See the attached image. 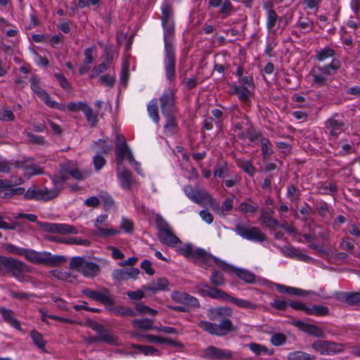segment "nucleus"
Instances as JSON below:
<instances>
[{
	"instance_id": "obj_5",
	"label": "nucleus",
	"mask_w": 360,
	"mask_h": 360,
	"mask_svg": "<svg viewBox=\"0 0 360 360\" xmlns=\"http://www.w3.org/2000/svg\"><path fill=\"white\" fill-rule=\"evenodd\" d=\"M0 271L11 273L13 277L22 282L25 279V273L30 272V267L23 262L13 257L0 256Z\"/></svg>"
},
{
	"instance_id": "obj_45",
	"label": "nucleus",
	"mask_w": 360,
	"mask_h": 360,
	"mask_svg": "<svg viewBox=\"0 0 360 360\" xmlns=\"http://www.w3.org/2000/svg\"><path fill=\"white\" fill-rule=\"evenodd\" d=\"M132 323L140 329L148 330H152L153 321L149 319H134Z\"/></svg>"
},
{
	"instance_id": "obj_18",
	"label": "nucleus",
	"mask_w": 360,
	"mask_h": 360,
	"mask_svg": "<svg viewBox=\"0 0 360 360\" xmlns=\"http://www.w3.org/2000/svg\"><path fill=\"white\" fill-rule=\"evenodd\" d=\"M184 191L189 199L201 205H203L210 196L206 190L203 188L194 190L191 186L185 187Z\"/></svg>"
},
{
	"instance_id": "obj_49",
	"label": "nucleus",
	"mask_w": 360,
	"mask_h": 360,
	"mask_svg": "<svg viewBox=\"0 0 360 360\" xmlns=\"http://www.w3.org/2000/svg\"><path fill=\"white\" fill-rule=\"evenodd\" d=\"M278 20V15L274 10L269 8L267 11L266 27L271 32L275 27Z\"/></svg>"
},
{
	"instance_id": "obj_56",
	"label": "nucleus",
	"mask_w": 360,
	"mask_h": 360,
	"mask_svg": "<svg viewBox=\"0 0 360 360\" xmlns=\"http://www.w3.org/2000/svg\"><path fill=\"white\" fill-rule=\"evenodd\" d=\"M337 191L335 184L330 182L328 184H322L319 187V192L321 194L327 195L333 194Z\"/></svg>"
},
{
	"instance_id": "obj_50",
	"label": "nucleus",
	"mask_w": 360,
	"mask_h": 360,
	"mask_svg": "<svg viewBox=\"0 0 360 360\" xmlns=\"http://www.w3.org/2000/svg\"><path fill=\"white\" fill-rule=\"evenodd\" d=\"M238 166L251 176H254L256 172V168L252 165L250 161L240 160L238 162Z\"/></svg>"
},
{
	"instance_id": "obj_24",
	"label": "nucleus",
	"mask_w": 360,
	"mask_h": 360,
	"mask_svg": "<svg viewBox=\"0 0 360 360\" xmlns=\"http://www.w3.org/2000/svg\"><path fill=\"white\" fill-rule=\"evenodd\" d=\"M158 239L168 246H175L181 243V240L173 233L172 229L158 233Z\"/></svg>"
},
{
	"instance_id": "obj_34",
	"label": "nucleus",
	"mask_w": 360,
	"mask_h": 360,
	"mask_svg": "<svg viewBox=\"0 0 360 360\" xmlns=\"http://www.w3.org/2000/svg\"><path fill=\"white\" fill-rule=\"evenodd\" d=\"M70 165L68 164H64L60 165V169L59 171L58 176L55 177L53 180V184L56 188L58 185L62 186L63 182L69 178Z\"/></svg>"
},
{
	"instance_id": "obj_17",
	"label": "nucleus",
	"mask_w": 360,
	"mask_h": 360,
	"mask_svg": "<svg viewBox=\"0 0 360 360\" xmlns=\"http://www.w3.org/2000/svg\"><path fill=\"white\" fill-rule=\"evenodd\" d=\"M130 152L131 150L127 144L124 136L122 134H117V142L115 143V155L118 165H122L124 160Z\"/></svg>"
},
{
	"instance_id": "obj_60",
	"label": "nucleus",
	"mask_w": 360,
	"mask_h": 360,
	"mask_svg": "<svg viewBox=\"0 0 360 360\" xmlns=\"http://www.w3.org/2000/svg\"><path fill=\"white\" fill-rule=\"evenodd\" d=\"M234 198L235 195L232 194L231 197L227 198L223 201L221 207V214H224V212H229L233 209V202Z\"/></svg>"
},
{
	"instance_id": "obj_42",
	"label": "nucleus",
	"mask_w": 360,
	"mask_h": 360,
	"mask_svg": "<svg viewBox=\"0 0 360 360\" xmlns=\"http://www.w3.org/2000/svg\"><path fill=\"white\" fill-rule=\"evenodd\" d=\"M30 336L36 346L44 351L46 342L44 340L43 335L36 330H32L30 332Z\"/></svg>"
},
{
	"instance_id": "obj_37",
	"label": "nucleus",
	"mask_w": 360,
	"mask_h": 360,
	"mask_svg": "<svg viewBox=\"0 0 360 360\" xmlns=\"http://www.w3.org/2000/svg\"><path fill=\"white\" fill-rule=\"evenodd\" d=\"M261 142V150L263 155L264 161L267 160L271 155L273 154V150L271 148V144L269 139L262 137L260 139Z\"/></svg>"
},
{
	"instance_id": "obj_15",
	"label": "nucleus",
	"mask_w": 360,
	"mask_h": 360,
	"mask_svg": "<svg viewBox=\"0 0 360 360\" xmlns=\"http://www.w3.org/2000/svg\"><path fill=\"white\" fill-rule=\"evenodd\" d=\"M160 104L162 115L176 113L174 92L172 89L165 91L160 97Z\"/></svg>"
},
{
	"instance_id": "obj_51",
	"label": "nucleus",
	"mask_w": 360,
	"mask_h": 360,
	"mask_svg": "<svg viewBox=\"0 0 360 360\" xmlns=\"http://www.w3.org/2000/svg\"><path fill=\"white\" fill-rule=\"evenodd\" d=\"M344 350V346L342 344L328 341L326 355H331L340 353Z\"/></svg>"
},
{
	"instance_id": "obj_7",
	"label": "nucleus",
	"mask_w": 360,
	"mask_h": 360,
	"mask_svg": "<svg viewBox=\"0 0 360 360\" xmlns=\"http://www.w3.org/2000/svg\"><path fill=\"white\" fill-rule=\"evenodd\" d=\"M164 65L165 76L169 82H174L176 78V53L172 41H164Z\"/></svg>"
},
{
	"instance_id": "obj_52",
	"label": "nucleus",
	"mask_w": 360,
	"mask_h": 360,
	"mask_svg": "<svg viewBox=\"0 0 360 360\" xmlns=\"http://www.w3.org/2000/svg\"><path fill=\"white\" fill-rule=\"evenodd\" d=\"M229 171L228 165L226 162H217L215 165L214 169V176H217L219 178H223L225 176V174Z\"/></svg>"
},
{
	"instance_id": "obj_2",
	"label": "nucleus",
	"mask_w": 360,
	"mask_h": 360,
	"mask_svg": "<svg viewBox=\"0 0 360 360\" xmlns=\"http://www.w3.org/2000/svg\"><path fill=\"white\" fill-rule=\"evenodd\" d=\"M207 316L211 321H219V323H214L207 321H200L198 326L203 331L218 337L225 336L238 330L230 318L233 315V310L229 307H211L207 310Z\"/></svg>"
},
{
	"instance_id": "obj_3",
	"label": "nucleus",
	"mask_w": 360,
	"mask_h": 360,
	"mask_svg": "<svg viewBox=\"0 0 360 360\" xmlns=\"http://www.w3.org/2000/svg\"><path fill=\"white\" fill-rule=\"evenodd\" d=\"M5 250L18 255H22L30 262L35 264H44L49 266H57L66 262V257L60 255H52L48 252H37L34 250L21 248L13 244L7 243Z\"/></svg>"
},
{
	"instance_id": "obj_46",
	"label": "nucleus",
	"mask_w": 360,
	"mask_h": 360,
	"mask_svg": "<svg viewBox=\"0 0 360 360\" xmlns=\"http://www.w3.org/2000/svg\"><path fill=\"white\" fill-rule=\"evenodd\" d=\"M83 112L85 115L87 122L90 123L91 127H95L98 122V118L93 109L87 104Z\"/></svg>"
},
{
	"instance_id": "obj_33",
	"label": "nucleus",
	"mask_w": 360,
	"mask_h": 360,
	"mask_svg": "<svg viewBox=\"0 0 360 360\" xmlns=\"http://www.w3.org/2000/svg\"><path fill=\"white\" fill-rule=\"evenodd\" d=\"M231 94L238 96V98L241 101L244 103L248 101L250 95V91L248 90L247 87L233 84L231 86Z\"/></svg>"
},
{
	"instance_id": "obj_13",
	"label": "nucleus",
	"mask_w": 360,
	"mask_h": 360,
	"mask_svg": "<svg viewBox=\"0 0 360 360\" xmlns=\"http://www.w3.org/2000/svg\"><path fill=\"white\" fill-rule=\"evenodd\" d=\"M82 293L85 297L98 302L106 307L112 306L115 304V300L107 288H103V292H99L86 288L82 290Z\"/></svg>"
},
{
	"instance_id": "obj_36",
	"label": "nucleus",
	"mask_w": 360,
	"mask_h": 360,
	"mask_svg": "<svg viewBox=\"0 0 360 360\" xmlns=\"http://www.w3.org/2000/svg\"><path fill=\"white\" fill-rule=\"evenodd\" d=\"M306 314L316 316H326L329 315V309L326 306L313 304L307 307Z\"/></svg>"
},
{
	"instance_id": "obj_21",
	"label": "nucleus",
	"mask_w": 360,
	"mask_h": 360,
	"mask_svg": "<svg viewBox=\"0 0 360 360\" xmlns=\"http://www.w3.org/2000/svg\"><path fill=\"white\" fill-rule=\"evenodd\" d=\"M282 253L287 257L296 259L300 261L309 262L311 257L303 253L300 249L292 246H285L281 249Z\"/></svg>"
},
{
	"instance_id": "obj_14",
	"label": "nucleus",
	"mask_w": 360,
	"mask_h": 360,
	"mask_svg": "<svg viewBox=\"0 0 360 360\" xmlns=\"http://www.w3.org/2000/svg\"><path fill=\"white\" fill-rule=\"evenodd\" d=\"M37 226L44 231L51 233L77 234L78 233L75 226L66 224L37 222Z\"/></svg>"
},
{
	"instance_id": "obj_25",
	"label": "nucleus",
	"mask_w": 360,
	"mask_h": 360,
	"mask_svg": "<svg viewBox=\"0 0 360 360\" xmlns=\"http://www.w3.org/2000/svg\"><path fill=\"white\" fill-rule=\"evenodd\" d=\"M338 298L349 306H360V291L340 292Z\"/></svg>"
},
{
	"instance_id": "obj_28",
	"label": "nucleus",
	"mask_w": 360,
	"mask_h": 360,
	"mask_svg": "<svg viewBox=\"0 0 360 360\" xmlns=\"http://www.w3.org/2000/svg\"><path fill=\"white\" fill-rule=\"evenodd\" d=\"M117 176L121 186L124 189L129 190L133 184L131 172L129 169L123 168L120 172H118Z\"/></svg>"
},
{
	"instance_id": "obj_29",
	"label": "nucleus",
	"mask_w": 360,
	"mask_h": 360,
	"mask_svg": "<svg viewBox=\"0 0 360 360\" xmlns=\"http://www.w3.org/2000/svg\"><path fill=\"white\" fill-rule=\"evenodd\" d=\"M341 67V61L339 59L333 58L330 64L326 65L322 67H318V70L322 75L330 76L333 75L337 70Z\"/></svg>"
},
{
	"instance_id": "obj_11",
	"label": "nucleus",
	"mask_w": 360,
	"mask_h": 360,
	"mask_svg": "<svg viewBox=\"0 0 360 360\" xmlns=\"http://www.w3.org/2000/svg\"><path fill=\"white\" fill-rule=\"evenodd\" d=\"M30 87L32 90L44 101L46 105L49 108L58 109L60 110H64L65 106L64 104L57 103L56 101H51L50 95L39 86V79L35 76L31 78Z\"/></svg>"
},
{
	"instance_id": "obj_32",
	"label": "nucleus",
	"mask_w": 360,
	"mask_h": 360,
	"mask_svg": "<svg viewBox=\"0 0 360 360\" xmlns=\"http://www.w3.org/2000/svg\"><path fill=\"white\" fill-rule=\"evenodd\" d=\"M92 147L94 148H98L99 150L98 152L102 154H108L113 148L112 142L109 139H99L94 141Z\"/></svg>"
},
{
	"instance_id": "obj_27",
	"label": "nucleus",
	"mask_w": 360,
	"mask_h": 360,
	"mask_svg": "<svg viewBox=\"0 0 360 360\" xmlns=\"http://www.w3.org/2000/svg\"><path fill=\"white\" fill-rule=\"evenodd\" d=\"M276 288L282 294H288L297 296H306L310 294V291H307L295 287L286 286L282 284H276Z\"/></svg>"
},
{
	"instance_id": "obj_53",
	"label": "nucleus",
	"mask_w": 360,
	"mask_h": 360,
	"mask_svg": "<svg viewBox=\"0 0 360 360\" xmlns=\"http://www.w3.org/2000/svg\"><path fill=\"white\" fill-rule=\"evenodd\" d=\"M328 343V340H316L311 344V347L321 354L326 355Z\"/></svg>"
},
{
	"instance_id": "obj_55",
	"label": "nucleus",
	"mask_w": 360,
	"mask_h": 360,
	"mask_svg": "<svg viewBox=\"0 0 360 360\" xmlns=\"http://www.w3.org/2000/svg\"><path fill=\"white\" fill-rule=\"evenodd\" d=\"M148 111L153 121L158 123L159 122L160 117L158 114V105L154 101H151L148 105Z\"/></svg>"
},
{
	"instance_id": "obj_6",
	"label": "nucleus",
	"mask_w": 360,
	"mask_h": 360,
	"mask_svg": "<svg viewBox=\"0 0 360 360\" xmlns=\"http://www.w3.org/2000/svg\"><path fill=\"white\" fill-rule=\"evenodd\" d=\"M69 268L79 272L84 276L88 278H94L101 272L98 264L92 262L86 261L84 258L82 257H72Z\"/></svg>"
},
{
	"instance_id": "obj_39",
	"label": "nucleus",
	"mask_w": 360,
	"mask_h": 360,
	"mask_svg": "<svg viewBox=\"0 0 360 360\" xmlns=\"http://www.w3.org/2000/svg\"><path fill=\"white\" fill-rule=\"evenodd\" d=\"M288 360H316L314 355H311L302 351H295L288 354Z\"/></svg>"
},
{
	"instance_id": "obj_19",
	"label": "nucleus",
	"mask_w": 360,
	"mask_h": 360,
	"mask_svg": "<svg viewBox=\"0 0 360 360\" xmlns=\"http://www.w3.org/2000/svg\"><path fill=\"white\" fill-rule=\"evenodd\" d=\"M172 298L174 302L187 305L190 307L199 308L200 306L196 297L185 292L175 291L172 293Z\"/></svg>"
},
{
	"instance_id": "obj_1",
	"label": "nucleus",
	"mask_w": 360,
	"mask_h": 360,
	"mask_svg": "<svg viewBox=\"0 0 360 360\" xmlns=\"http://www.w3.org/2000/svg\"><path fill=\"white\" fill-rule=\"evenodd\" d=\"M179 252L185 257L192 259L193 262L200 266L207 269L214 263L226 273H234L240 279L246 283L252 284L255 283V275L244 269L233 266L223 260L212 255L204 249L198 248H193L191 244H186L179 248Z\"/></svg>"
},
{
	"instance_id": "obj_26",
	"label": "nucleus",
	"mask_w": 360,
	"mask_h": 360,
	"mask_svg": "<svg viewBox=\"0 0 360 360\" xmlns=\"http://www.w3.org/2000/svg\"><path fill=\"white\" fill-rule=\"evenodd\" d=\"M168 284L169 281L167 278H159L156 281H153L146 285H143V289L155 293L160 290H167Z\"/></svg>"
},
{
	"instance_id": "obj_12",
	"label": "nucleus",
	"mask_w": 360,
	"mask_h": 360,
	"mask_svg": "<svg viewBox=\"0 0 360 360\" xmlns=\"http://www.w3.org/2000/svg\"><path fill=\"white\" fill-rule=\"evenodd\" d=\"M195 289L202 296L210 297L212 299L226 300L229 302L231 295L225 291L210 286L207 283H199L195 285Z\"/></svg>"
},
{
	"instance_id": "obj_10",
	"label": "nucleus",
	"mask_w": 360,
	"mask_h": 360,
	"mask_svg": "<svg viewBox=\"0 0 360 360\" xmlns=\"http://www.w3.org/2000/svg\"><path fill=\"white\" fill-rule=\"evenodd\" d=\"M235 231L242 238L257 242H264L266 236L256 226H250L245 224H238L235 227Z\"/></svg>"
},
{
	"instance_id": "obj_20",
	"label": "nucleus",
	"mask_w": 360,
	"mask_h": 360,
	"mask_svg": "<svg viewBox=\"0 0 360 360\" xmlns=\"http://www.w3.org/2000/svg\"><path fill=\"white\" fill-rule=\"evenodd\" d=\"M293 325L309 335L318 338H323L325 337V333L323 330L317 326L307 323L300 320L295 321L293 322Z\"/></svg>"
},
{
	"instance_id": "obj_47",
	"label": "nucleus",
	"mask_w": 360,
	"mask_h": 360,
	"mask_svg": "<svg viewBox=\"0 0 360 360\" xmlns=\"http://www.w3.org/2000/svg\"><path fill=\"white\" fill-rule=\"evenodd\" d=\"M52 275L59 280L65 281L68 283H72L74 280L77 278L76 276L72 275L69 272H63L57 270L52 271Z\"/></svg>"
},
{
	"instance_id": "obj_63",
	"label": "nucleus",
	"mask_w": 360,
	"mask_h": 360,
	"mask_svg": "<svg viewBox=\"0 0 360 360\" xmlns=\"http://www.w3.org/2000/svg\"><path fill=\"white\" fill-rule=\"evenodd\" d=\"M155 223L159 233L171 229L169 224L161 216L155 218Z\"/></svg>"
},
{
	"instance_id": "obj_48",
	"label": "nucleus",
	"mask_w": 360,
	"mask_h": 360,
	"mask_svg": "<svg viewBox=\"0 0 360 360\" xmlns=\"http://www.w3.org/2000/svg\"><path fill=\"white\" fill-rule=\"evenodd\" d=\"M110 310H112L116 315L121 316L133 317L136 315V312L129 307H117L114 309H111Z\"/></svg>"
},
{
	"instance_id": "obj_57",
	"label": "nucleus",
	"mask_w": 360,
	"mask_h": 360,
	"mask_svg": "<svg viewBox=\"0 0 360 360\" xmlns=\"http://www.w3.org/2000/svg\"><path fill=\"white\" fill-rule=\"evenodd\" d=\"M136 309L139 314H150L152 316H155L158 314L157 310H155L146 305H144L142 302H139L136 304Z\"/></svg>"
},
{
	"instance_id": "obj_58",
	"label": "nucleus",
	"mask_w": 360,
	"mask_h": 360,
	"mask_svg": "<svg viewBox=\"0 0 360 360\" xmlns=\"http://www.w3.org/2000/svg\"><path fill=\"white\" fill-rule=\"evenodd\" d=\"M296 25L303 30L302 32V34H306L313 30L314 22L309 19H307L305 21H301L300 20Z\"/></svg>"
},
{
	"instance_id": "obj_4",
	"label": "nucleus",
	"mask_w": 360,
	"mask_h": 360,
	"mask_svg": "<svg viewBox=\"0 0 360 360\" xmlns=\"http://www.w3.org/2000/svg\"><path fill=\"white\" fill-rule=\"evenodd\" d=\"M85 325L96 331L98 336H91L85 339L87 345H92L98 342H103L110 345H119L120 341L117 336L112 335L110 330L104 327L101 323L92 319H87Z\"/></svg>"
},
{
	"instance_id": "obj_16",
	"label": "nucleus",
	"mask_w": 360,
	"mask_h": 360,
	"mask_svg": "<svg viewBox=\"0 0 360 360\" xmlns=\"http://www.w3.org/2000/svg\"><path fill=\"white\" fill-rule=\"evenodd\" d=\"M201 357L209 360H229L232 358V352L214 346H209L202 351Z\"/></svg>"
},
{
	"instance_id": "obj_38",
	"label": "nucleus",
	"mask_w": 360,
	"mask_h": 360,
	"mask_svg": "<svg viewBox=\"0 0 360 360\" xmlns=\"http://www.w3.org/2000/svg\"><path fill=\"white\" fill-rule=\"evenodd\" d=\"M175 115L176 113L163 115L166 119L164 128L172 134L176 132L178 129Z\"/></svg>"
},
{
	"instance_id": "obj_9",
	"label": "nucleus",
	"mask_w": 360,
	"mask_h": 360,
	"mask_svg": "<svg viewBox=\"0 0 360 360\" xmlns=\"http://www.w3.org/2000/svg\"><path fill=\"white\" fill-rule=\"evenodd\" d=\"M60 193V189H48L46 187L39 188L35 186L28 188L24 194L25 200H50L56 198Z\"/></svg>"
},
{
	"instance_id": "obj_59",
	"label": "nucleus",
	"mask_w": 360,
	"mask_h": 360,
	"mask_svg": "<svg viewBox=\"0 0 360 360\" xmlns=\"http://www.w3.org/2000/svg\"><path fill=\"white\" fill-rule=\"evenodd\" d=\"M87 105V103L86 102H70L68 103L67 105V108L70 112H77L79 110H81L83 112L86 106Z\"/></svg>"
},
{
	"instance_id": "obj_62",
	"label": "nucleus",
	"mask_w": 360,
	"mask_h": 360,
	"mask_svg": "<svg viewBox=\"0 0 360 360\" xmlns=\"http://www.w3.org/2000/svg\"><path fill=\"white\" fill-rule=\"evenodd\" d=\"M101 198L103 201L104 210L108 211L115 207L113 199L108 194L101 195Z\"/></svg>"
},
{
	"instance_id": "obj_40",
	"label": "nucleus",
	"mask_w": 360,
	"mask_h": 360,
	"mask_svg": "<svg viewBox=\"0 0 360 360\" xmlns=\"http://www.w3.org/2000/svg\"><path fill=\"white\" fill-rule=\"evenodd\" d=\"M95 226L96 228V231H95V236L101 237V238H106L110 236H116L120 233V231L115 229H103L101 227H99L97 224H95Z\"/></svg>"
},
{
	"instance_id": "obj_23",
	"label": "nucleus",
	"mask_w": 360,
	"mask_h": 360,
	"mask_svg": "<svg viewBox=\"0 0 360 360\" xmlns=\"http://www.w3.org/2000/svg\"><path fill=\"white\" fill-rule=\"evenodd\" d=\"M17 168H23L25 171L26 174L29 176L40 174L43 173V169L37 165H28L27 164V160L23 158L22 160H16L12 163Z\"/></svg>"
},
{
	"instance_id": "obj_35",
	"label": "nucleus",
	"mask_w": 360,
	"mask_h": 360,
	"mask_svg": "<svg viewBox=\"0 0 360 360\" xmlns=\"http://www.w3.org/2000/svg\"><path fill=\"white\" fill-rule=\"evenodd\" d=\"M129 347L139 350V352L143 353L144 355H154L159 356L160 354V351L153 346L150 345H142L131 343Z\"/></svg>"
},
{
	"instance_id": "obj_41",
	"label": "nucleus",
	"mask_w": 360,
	"mask_h": 360,
	"mask_svg": "<svg viewBox=\"0 0 360 360\" xmlns=\"http://www.w3.org/2000/svg\"><path fill=\"white\" fill-rule=\"evenodd\" d=\"M335 51L330 47H325L319 51H316L315 58L319 61H323L328 58H332L335 56Z\"/></svg>"
},
{
	"instance_id": "obj_8",
	"label": "nucleus",
	"mask_w": 360,
	"mask_h": 360,
	"mask_svg": "<svg viewBox=\"0 0 360 360\" xmlns=\"http://www.w3.org/2000/svg\"><path fill=\"white\" fill-rule=\"evenodd\" d=\"M172 6L165 3L162 6V25L164 29V41H172L175 30Z\"/></svg>"
},
{
	"instance_id": "obj_22",
	"label": "nucleus",
	"mask_w": 360,
	"mask_h": 360,
	"mask_svg": "<svg viewBox=\"0 0 360 360\" xmlns=\"http://www.w3.org/2000/svg\"><path fill=\"white\" fill-rule=\"evenodd\" d=\"M139 273L140 271L137 268L116 269L112 273V277L115 280L120 281L134 278Z\"/></svg>"
},
{
	"instance_id": "obj_30",
	"label": "nucleus",
	"mask_w": 360,
	"mask_h": 360,
	"mask_svg": "<svg viewBox=\"0 0 360 360\" xmlns=\"http://www.w3.org/2000/svg\"><path fill=\"white\" fill-rule=\"evenodd\" d=\"M326 125L328 129H330V135L337 136L342 131L345 123L342 121L336 120L335 117H330L326 121Z\"/></svg>"
},
{
	"instance_id": "obj_43",
	"label": "nucleus",
	"mask_w": 360,
	"mask_h": 360,
	"mask_svg": "<svg viewBox=\"0 0 360 360\" xmlns=\"http://www.w3.org/2000/svg\"><path fill=\"white\" fill-rule=\"evenodd\" d=\"M212 285L214 286H221L225 284V278L221 272L217 270H213L210 278Z\"/></svg>"
},
{
	"instance_id": "obj_44",
	"label": "nucleus",
	"mask_w": 360,
	"mask_h": 360,
	"mask_svg": "<svg viewBox=\"0 0 360 360\" xmlns=\"http://www.w3.org/2000/svg\"><path fill=\"white\" fill-rule=\"evenodd\" d=\"M229 302L240 308L256 309L257 305L248 300L238 299L231 295Z\"/></svg>"
},
{
	"instance_id": "obj_54",
	"label": "nucleus",
	"mask_w": 360,
	"mask_h": 360,
	"mask_svg": "<svg viewBox=\"0 0 360 360\" xmlns=\"http://www.w3.org/2000/svg\"><path fill=\"white\" fill-rule=\"evenodd\" d=\"M258 205L256 203H248L247 202H243L240 204L238 210L243 213H255L258 210Z\"/></svg>"
},
{
	"instance_id": "obj_31",
	"label": "nucleus",
	"mask_w": 360,
	"mask_h": 360,
	"mask_svg": "<svg viewBox=\"0 0 360 360\" xmlns=\"http://www.w3.org/2000/svg\"><path fill=\"white\" fill-rule=\"evenodd\" d=\"M0 314L6 322L11 325L15 328L19 330H21L20 322L13 316V311L12 310L7 309L2 307L0 308Z\"/></svg>"
},
{
	"instance_id": "obj_64",
	"label": "nucleus",
	"mask_w": 360,
	"mask_h": 360,
	"mask_svg": "<svg viewBox=\"0 0 360 360\" xmlns=\"http://www.w3.org/2000/svg\"><path fill=\"white\" fill-rule=\"evenodd\" d=\"M270 305L275 309L280 310V311H285L288 304V300H280L278 299L274 300L272 302L270 303Z\"/></svg>"
},
{
	"instance_id": "obj_61",
	"label": "nucleus",
	"mask_w": 360,
	"mask_h": 360,
	"mask_svg": "<svg viewBox=\"0 0 360 360\" xmlns=\"http://www.w3.org/2000/svg\"><path fill=\"white\" fill-rule=\"evenodd\" d=\"M287 338L283 333H275L271 336V342L274 346H280L285 343Z\"/></svg>"
}]
</instances>
